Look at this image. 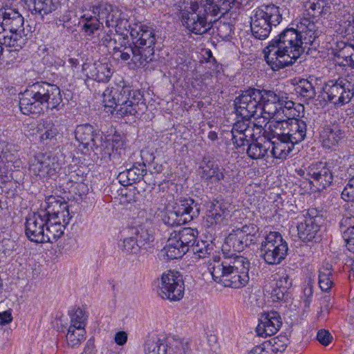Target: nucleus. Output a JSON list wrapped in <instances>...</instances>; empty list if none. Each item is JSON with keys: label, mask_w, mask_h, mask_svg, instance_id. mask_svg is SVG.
<instances>
[{"label": "nucleus", "mask_w": 354, "mask_h": 354, "mask_svg": "<svg viewBox=\"0 0 354 354\" xmlns=\"http://www.w3.org/2000/svg\"><path fill=\"white\" fill-rule=\"evenodd\" d=\"M270 142L271 153L272 156L278 159H285L292 151L295 145L290 141L284 139H274L268 140Z\"/></svg>", "instance_id": "obj_36"}, {"label": "nucleus", "mask_w": 354, "mask_h": 354, "mask_svg": "<svg viewBox=\"0 0 354 354\" xmlns=\"http://www.w3.org/2000/svg\"><path fill=\"white\" fill-rule=\"evenodd\" d=\"M341 196L345 201H354V183H351V178L342 190Z\"/></svg>", "instance_id": "obj_60"}, {"label": "nucleus", "mask_w": 354, "mask_h": 354, "mask_svg": "<svg viewBox=\"0 0 354 354\" xmlns=\"http://www.w3.org/2000/svg\"><path fill=\"white\" fill-rule=\"evenodd\" d=\"M129 232L134 236L142 249H147L150 247L154 239L152 230L144 225L131 227Z\"/></svg>", "instance_id": "obj_31"}, {"label": "nucleus", "mask_w": 354, "mask_h": 354, "mask_svg": "<svg viewBox=\"0 0 354 354\" xmlns=\"http://www.w3.org/2000/svg\"><path fill=\"white\" fill-rule=\"evenodd\" d=\"M133 44L150 62L154 59V46L156 37L153 28L145 24H135L130 28Z\"/></svg>", "instance_id": "obj_11"}, {"label": "nucleus", "mask_w": 354, "mask_h": 354, "mask_svg": "<svg viewBox=\"0 0 354 354\" xmlns=\"http://www.w3.org/2000/svg\"><path fill=\"white\" fill-rule=\"evenodd\" d=\"M176 234L171 232L167 241L164 250L168 259H177L183 257L187 252V248L181 245L180 241L178 240Z\"/></svg>", "instance_id": "obj_32"}, {"label": "nucleus", "mask_w": 354, "mask_h": 354, "mask_svg": "<svg viewBox=\"0 0 354 354\" xmlns=\"http://www.w3.org/2000/svg\"><path fill=\"white\" fill-rule=\"evenodd\" d=\"M331 266L327 265L326 268H322L319 274V285L320 288L325 292L328 291L333 284Z\"/></svg>", "instance_id": "obj_46"}, {"label": "nucleus", "mask_w": 354, "mask_h": 354, "mask_svg": "<svg viewBox=\"0 0 354 354\" xmlns=\"http://www.w3.org/2000/svg\"><path fill=\"white\" fill-rule=\"evenodd\" d=\"M324 223L323 216L315 209H309L304 221L297 225L298 236L304 242L316 239L320 227Z\"/></svg>", "instance_id": "obj_13"}, {"label": "nucleus", "mask_w": 354, "mask_h": 354, "mask_svg": "<svg viewBox=\"0 0 354 354\" xmlns=\"http://www.w3.org/2000/svg\"><path fill=\"white\" fill-rule=\"evenodd\" d=\"M200 176L202 179L210 183H217L224 178L223 169L214 164V162L208 160L203 161L200 166Z\"/></svg>", "instance_id": "obj_30"}, {"label": "nucleus", "mask_w": 354, "mask_h": 354, "mask_svg": "<svg viewBox=\"0 0 354 354\" xmlns=\"http://www.w3.org/2000/svg\"><path fill=\"white\" fill-rule=\"evenodd\" d=\"M260 116L266 119H274L277 111L281 109L285 96L272 90L260 89Z\"/></svg>", "instance_id": "obj_18"}, {"label": "nucleus", "mask_w": 354, "mask_h": 354, "mask_svg": "<svg viewBox=\"0 0 354 354\" xmlns=\"http://www.w3.org/2000/svg\"><path fill=\"white\" fill-rule=\"evenodd\" d=\"M250 268L249 260L236 254L214 256L208 263V270L214 281L233 288H240L248 283Z\"/></svg>", "instance_id": "obj_3"}, {"label": "nucleus", "mask_w": 354, "mask_h": 354, "mask_svg": "<svg viewBox=\"0 0 354 354\" xmlns=\"http://www.w3.org/2000/svg\"><path fill=\"white\" fill-rule=\"evenodd\" d=\"M111 145L114 147L115 154L120 157L124 149L125 142L119 135H114L111 140H108Z\"/></svg>", "instance_id": "obj_59"}, {"label": "nucleus", "mask_w": 354, "mask_h": 354, "mask_svg": "<svg viewBox=\"0 0 354 354\" xmlns=\"http://www.w3.org/2000/svg\"><path fill=\"white\" fill-rule=\"evenodd\" d=\"M173 232L176 234V236L182 243L181 245H183L185 248H187V252L196 243L198 234L197 230L191 227H184L178 232L174 231Z\"/></svg>", "instance_id": "obj_39"}, {"label": "nucleus", "mask_w": 354, "mask_h": 354, "mask_svg": "<svg viewBox=\"0 0 354 354\" xmlns=\"http://www.w3.org/2000/svg\"><path fill=\"white\" fill-rule=\"evenodd\" d=\"M332 339H333V337L328 330L322 329L317 332V339L322 345H324V346L328 345L330 343Z\"/></svg>", "instance_id": "obj_62"}, {"label": "nucleus", "mask_w": 354, "mask_h": 354, "mask_svg": "<svg viewBox=\"0 0 354 354\" xmlns=\"http://www.w3.org/2000/svg\"><path fill=\"white\" fill-rule=\"evenodd\" d=\"M131 184L140 182L147 174L146 165L145 163H136L130 169H127Z\"/></svg>", "instance_id": "obj_49"}, {"label": "nucleus", "mask_w": 354, "mask_h": 354, "mask_svg": "<svg viewBox=\"0 0 354 354\" xmlns=\"http://www.w3.org/2000/svg\"><path fill=\"white\" fill-rule=\"evenodd\" d=\"M53 165L49 156L39 153L31 160L29 170L32 175L41 178L53 174L55 169Z\"/></svg>", "instance_id": "obj_24"}, {"label": "nucleus", "mask_w": 354, "mask_h": 354, "mask_svg": "<svg viewBox=\"0 0 354 354\" xmlns=\"http://www.w3.org/2000/svg\"><path fill=\"white\" fill-rule=\"evenodd\" d=\"M172 208L186 223L192 221L200 214L199 205L190 197L177 198L172 205Z\"/></svg>", "instance_id": "obj_22"}, {"label": "nucleus", "mask_w": 354, "mask_h": 354, "mask_svg": "<svg viewBox=\"0 0 354 354\" xmlns=\"http://www.w3.org/2000/svg\"><path fill=\"white\" fill-rule=\"evenodd\" d=\"M81 18L84 21L82 26V30L88 36L93 35L101 27H104L103 23L100 21V18L95 15L92 16L84 14Z\"/></svg>", "instance_id": "obj_41"}, {"label": "nucleus", "mask_w": 354, "mask_h": 354, "mask_svg": "<svg viewBox=\"0 0 354 354\" xmlns=\"http://www.w3.org/2000/svg\"><path fill=\"white\" fill-rule=\"evenodd\" d=\"M194 254L199 259H203L209 256L213 248L206 241H198L193 245L191 249Z\"/></svg>", "instance_id": "obj_51"}, {"label": "nucleus", "mask_w": 354, "mask_h": 354, "mask_svg": "<svg viewBox=\"0 0 354 354\" xmlns=\"http://www.w3.org/2000/svg\"><path fill=\"white\" fill-rule=\"evenodd\" d=\"M158 295L164 299L180 301L184 295L185 285L183 276L176 271L163 272L158 283Z\"/></svg>", "instance_id": "obj_9"}, {"label": "nucleus", "mask_w": 354, "mask_h": 354, "mask_svg": "<svg viewBox=\"0 0 354 354\" xmlns=\"http://www.w3.org/2000/svg\"><path fill=\"white\" fill-rule=\"evenodd\" d=\"M336 64L342 67H350L354 69V46L343 41L337 43V48L333 50Z\"/></svg>", "instance_id": "obj_26"}, {"label": "nucleus", "mask_w": 354, "mask_h": 354, "mask_svg": "<svg viewBox=\"0 0 354 354\" xmlns=\"http://www.w3.org/2000/svg\"><path fill=\"white\" fill-rule=\"evenodd\" d=\"M238 0H195L192 3L190 11L181 12L183 25L196 35H203L211 28L212 22L216 23V34L222 39H227L233 32V25L230 22L213 19L239 8Z\"/></svg>", "instance_id": "obj_2"}, {"label": "nucleus", "mask_w": 354, "mask_h": 354, "mask_svg": "<svg viewBox=\"0 0 354 354\" xmlns=\"http://www.w3.org/2000/svg\"><path fill=\"white\" fill-rule=\"evenodd\" d=\"M270 142L265 141L263 144L257 141L248 143L247 153L250 158L254 160L263 158L270 148Z\"/></svg>", "instance_id": "obj_40"}, {"label": "nucleus", "mask_w": 354, "mask_h": 354, "mask_svg": "<svg viewBox=\"0 0 354 354\" xmlns=\"http://www.w3.org/2000/svg\"><path fill=\"white\" fill-rule=\"evenodd\" d=\"M176 213L177 212H175L173 208L171 209H168L167 214L164 216L162 219L164 223L170 226L180 225L185 223L186 222L184 219Z\"/></svg>", "instance_id": "obj_55"}, {"label": "nucleus", "mask_w": 354, "mask_h": 354, "mask_svg": "<svg viewBox=\"0 0 354 354\" xmlns=\"http://www.w3.org/2000/svg\"><path fill=\"white\" fill-rule=\"evenodd\" d=\"M339 227L342 233L343 230H350L354 227V216L348 215L344 216L339 223Z\"/></svg>", "instance_id": "obj_63"}, {"label": "nucleus", "mask_w": 354, "mask_h": 354, "mask_svg": "<svg viewBox=\"0 0 354 354\" xmlns=\"http://www.w3.org/2000/svg\"><path fill=\"white\" fill-rule=\"evenodd\" d=\"M344 80H331L326 83L322 90L327 95L328 100L335 107L348 104L354 95L353 88Z\"/></svg>", "instance_id": "obj_12"}, {"label": "nucleus", "mask_w": 354, "mask_h": 354, "mask_svg": "<svg viewBox=\"0 0 354 354\" xmlns=\"http://www.w3.org/2000/svg\"><path fill=\"white\" fill-rule=\"evenodd\" d=\"M75 139L84 149L93 151L97 145L102 142V135L88 124L78 125L75 131Z\"/></svg>", "instance_id": "obj_19"}, {"label": "nucleus", "mask_w": 354, "mask_h": 354, "mask_svg": "<svg viewBox=\"0 0 354 354\" xmlns=\"http://www.w3.org/2000/svg\"><path fill=\"white\" fill-rule=\"evenodd\" d=\"M85 328L75 326H69L66 336L67 344L69 346L74 348L79 346L85 337Z\"/></svg>", "instance_id": "obj_45"}, {"label": "nucleus", "mask_w": 354, "mask_h": 354, "mask_svg": "<svg viewBox=\"0 0 354 354\" xmlns=\"http://www.w3.org/2000/svg\"><path fill=\"white\" fill-rule=\"evenodd\" d=\"M231 205L224 201L214 200L207 205L205 223L207 227L227 225Z\"/></svg>", "instance_id": "obj_15"}, {"label": "nucleus", "mask_w": 354, "mask_h": 354, "mask_svg": "<svg viewBox=\"0 0 354 354\" xmlns=\"http://www.w3.org/2000/svg\"><path fill=\"white\" fill-rule=\"evenodd\" d=\"M113 55L118 59L124 62L131 60L137 66H145L149 63L144 55L132 43L129 46L121 44L120 46L113 48Z\"/></svg>", "instance_id": "obj_21"}, {"label": "nucleus", "mask_w": 354, "mask_h": 354, "mask_svg": "<svg viewBox=\"0 0 354 354\" xmlns=\"http://www.w3.org/2000/svg\"><path fill=\"white\" fill-rule=\"evenodd\" d=\"M18 48L4 49L1 48V56L8 68L12 66L18 58Z\"/></svg>", "instance_id": "obj_56"}, {"label": "nucleus", "mask_w": 354, "mask_h": 354, "mask_svg": "<svg viewBox=\"0 0 354 354\" xmlns=\"http://www.w3.org/2000/svg\"><path fill=\"white\" fill-rule=\"evenodd\" d=\"M324 146L332 148L339 144V142L346 137V133L337 125L326 127L321 133Z\"/></svg>", "instance_id": "obj_29"}, {"label": "nucleus", "mask_w": 354, "mask_h": 354, "mask_svg": "<svg viewBox=\"0 0 354 354\" xmlns=\"http://www.w3.org/2000/svg\"><path fill=\"white\" fill-rule=\"evenodd\" d=\"M304 6L296 28H286L263 50L265 60L274 71L292 65L304 53L310 54L319 45L320 32L314 19L328 13L330 6L326 0H309Z\"/></svg>", "instance_id": "obj_1"}, {"label": "nucleus", "mask_w": 354, "mask_h": 354, "mask_svg": "<svg viewBox=\"0 0 354 354\" xmlns=\"http://www.w3.org/2000/svg\"><path fill=\"white\" fill-rule=\"evenodd\" d=\"M145 100L138 89L123 85L120 89H106L103 93V103L106 108L113 109L121 116L136 115L147 109Z\"/></svg>", "instance_id": "obj_5"}, {"label": "nucleus", "mask_w": 354, "mask_h": 354, "mask_svg": "<svg viewBox=\"0 0 354 354\" xmlns=\"http://www.w3.org/2000/svg\"><path fill=\"white\" fill-rule=\"evenodd\" d=\"M250 119H243L235 122L230 131L232 141L235 148L238 149L248 144L250 139L254 138V131L256 128L262 130L261 124L251 122Z\"/></svg>", "instance_id": "obj_16"}, {"label": "nucleus", "mask_w": 354, "mask_h": 354, "mask_svg": "<svg viewBox=\"0 0 354 354\" xmlns=\"http://www.w3.org/2000/svg\"><path fill=\"white\" fill-rule=\"evenodd\" d=\"M120 248L123 254L131 257L137 256L142 249L131 234L123 239Z\"/></svg>", "instance_id": "obj_44"}, {"label": "nucleus", "mask_w": 354, "mask_h": 354, "mask_svg": "<svg viewBox=\"0 0 354 354\" xmlns=\"http://www.w3.org/2000/svg\"><path fill=\"white\" fill-rule=\"evenodd\" d=\"M69 315L71 317L70 326H74L75 327H78V328H84L86 318L82 309L77 308L75 311H70Z\"/></svg>", "instance_id": "obj_52"}, {"label": "nucleus", "mask_w": 354, "mask_h": 354, "mask_svg": "<svg viewBox=\"0 0 354 354\" xmlns=\"http://www.w3.org/2000/svg\"><path fill=\"white\" fill-rule=\"evenodd\" d=\"M16 151L15 145L11 143L6 142L5 146L1 145V162H6L8 164L5 165L7 169H12V164L17 158Z\"/></svg>", "instance_id": "obj_47"}, {"label": "nucleus", "mask_w": 354, "mask_h": 354, "mask_svg": "<svg viewBox=\"0 0 354 354\" xmlns=\"http://www.w3.org/2000/svg\"><path fill=\"white\" fill-rule=\"evenodd\" d=\"M117 8L108 3L101 2L97 5L92 6L90 10L100 20L104 21L105 26L107 28H111L113 26V17H114L115 10H117Z\"/></svg>", "instance_id": "obj_33"}, {"label": "nucleus", "mask_w": 354, "mask_h": 354, "mask_svg": "<svg viewBox=\"0 0 354 354\" xmlns=\"http://www.w3.org/2000/svg\"><path fill=\"white\" fill-rule=\"evenodd\" d=\"M292 280L290 275L284 272L279 275L276 282V286L287 291L292 286Z\"/></svg>", "instance_id": "obj_61"}, {"label": "nucleus", "mask_w": 354, "mask_h": 354, "mask_svg": "<svg viewBox=\"0 0 354 354\" xmlns=\"http://www.w3.org/2000/svg\"><path fill=\"white\" fill-rule=\"evenodd\" d=\"M24 2L32 15L41 18L57 10L59 6L55 0H24Z\"/></svg>", "instance_id": "obj_27"}, {"label": "nucleus", "mask_w": 354, "mask_h": 354, "mask_svg": "<svg viewBox=\"0 0 354 354\" xmlns=\"http://www.w3.org/2000/svg\"><path fill=\"white\" fill-rule=\"evenodd\" d=\"M167 342L165 338L153 335L147 337L145 343V354H167Z\"/></svg>", "instance_id": "obj_35"}, {"label": "nucleus", "mask_w": 354, "mask_h": 354, "mask_svg": "<svg viewBox=\"0 0 354 354\" xmlns=\"http://www.w3.org/2000/svg\"><path fill=\"white\" fill-rule=\"evenodd\" d=\"M259 250L260 257L267 264L277 265L285 259L288 248L279 232H270L261 241Z\"/></svg>", "instance_id": "obj_8"}, {"label": "nucleus", "mask_w": 354, "mask_h": 354, "mask_svg": "<svg viewBox=\"0 0 354 354\" xmlns=\"http://www.w3.org/2000/svg\"><path fill=\"white\" fill-rule=\"evenodd\" d=\"M115 32L121 35H124V31L127 30V28H131L127 19L122 15L121 11L117 8L115 10L114 17H113V26Z\"/></svg>", "instance_id": "obj_48"}, {"label": "nucleus", "mask_w": 354, "mask_h": 354, "mask_svg": "<svg viewBox=\"0 0 354 354\" xmlns=\"http://www.w3.org/2000/svg\"><path fill=\"white\" fill-rule=\"evenodd\" d=\"M307 125L302 120H290V133L287 140L295 145L303 141L306 136Z\"/></svg>", "instance_id": "obj_38"}, {"label": "nucleus", "mask_w": 354, "mask_h": 354, "mask_svg": "<svg viewBox=\"0 0 354 354\" xmlns=\"http://www.w3.org/2000/svg\"><path fill=\"white\" fill-rule=\"evenodd\" d=\"M44 231L43 243H53L64 234L65 227L60 221L48 218Z\"/></svg>", "instance_id": "obj_34"}, {"label": "nucleus", "mask_w": 354, "mask_h": 354, "mask_svg": "<svg viewBox=\"0 0 354 354\" xmlns=\"http://www.w3.org/2000/svg\"><path fill=\"white\" fill-rule=\"evenodd\" d=\"M12 321V310L8 309L1 312V332L2 335L6 336V340L8 342L10 338V330L8 328H3V326L10 323Z\"/></svg>", "instance_id": "obj_57"}, {"label": "nucleus", "mask_w": 354, "mask_h": 354, "mask_svg": "<svg viewBox=\"0 0 354 354\" xmlns=\"http://www.w3.org/2000/svg\"><path fill=\"white\" fill-rule=\"evenodd\" d=\"M102 61H97L93 64H84L82 70L86 75L99 82H108L113 73L112 64L106 59Z\"/></svg>", "instance_id": "obj_20"}, {"label": "nucleus", "mask_w": 354, "mask_h": 354, "mask_svg": "<svg viewBox=\"0 0 354 354\" xmlns=\"http://www.w3.org/2000/svg\"><path fill=\"white\" fill-rule=\"evenodd\" d=\"M1 4L3 3L1 2ZM1 28L3 32H17L24 24V17L15 8L9 7L8 4L1 6Z\"/></svg>", "instance_id": "obj_23"}, {"label": "nucleus", "mask_w": 354, "mask_h": 354, "mask_svg": "<svg viewBox=\"0 0 354 354\" xmlns=\"http://www.w3.org/2000/svg\"><path fill=\"white\" fill-rule=\"evenodd\" d=\"M1 36L3 37L1 41V48L4 49H14L17 48V32H12L7 31L6 32H3L1 31Z\"/></svg>", "instance_id": "obj_53"}, {"label": "nucleus", "mask_w": 354, "mask_h": 354, "mask_svg": "<svg viewBox=\"0 0 354 354\" xmlns=\"http://www.w3.org/2000/svg\"><path fill=\"white\" fill-rule=\"evenodd\" d=\"M280 106L281 109L277 111L274 120L283 121L299 120L297 118L300 115L299 109H304L301 104H297L295 106V104L291 100H288L287 97H285L283 104L281 103Z\"/></svg>", "instance_id": "obj_28"}, {"label": "nucleus", "mask_w": 354, "mask_h": 354, "mask_svg": "<svg viewBox=\"0 0 354 354\" xmlns=\"http://www.w3.org/2000/svg\"><path fill=\"white\" fill-rule=\"evenodd\" d=\"M310 183L318 190H322L331 185L333 174L329 163L317 162L310 164L306 169Z\"/></svg>", "instance_id": "obj_14"}, {"label": "nucleus", "mask_w": 354, "mask_h": 354, "mask_svg": "<svg viewBox=\"0 0 354 354\" xmlns=\"http://www.w3.org/2000/svg\"><path fill=\"white\" fill-rule=\"evenodd\" d=\"M281 325L282 321L279 313L270 311L261 319L256 328V332L259 336H271L279 330Z\"/></svg>", "instance_id": "obj_25"}, {"label": "nucleus", "mask_w": 354, "mask_h": 354, "mask_svg": "<svg viewBox=\"0 0 354 354\" xmlns=\"http://www.w3.org/2000/svg\"><path fill=\"white\" fill-rule=\"evenodd\" d=\"M46 205L44 209L40 211H44L46 213V217L53 219H57L59 214L64 209H67L68 205L65 201L61 199H57L55 196H50L46 198L45 202Z\"/></svg>", "instance_id": "obj_37"}, {"label": "nucleus", "mask_w": 354, "mask_h": 354, "mask_svg": "<svg viewBox=\"0 0 354 354\" xmlns=\"http://www.w3.org/2000/svg\"><path fill=\"white\" fill-rule=\"evenodd\" d=\"M58 133V130L56 126L52 122H46L45 126V131L40 136V139L42 141L51 140L55 138Z\"/></svg>", "instance_id": "obj_58"}, {"label": "nucleus", "mask_w": 354, "mask_h": 354, "mask_svg": "<svg viewBox=\"0 0 354 354\" xmlns=\"http://www.w3.org/2000/svg\"><path fill=\"white\" fill-rule=\"evenodd\" d=\"M260 89L255 88L242 91L234 101L236 115L243 119H250L255 115L260 116Z\"/></svg>", "instance_id": "obj_10"}, {"label": "nucleus", "mask_w": 354, "mask_h": 354, "mask_svg": "<svg viewBox=\"0 0 354 354\" xmlns=\"http://www.w3.org/2000/svg\"><path fill=\"white\" fill-rule=\"evenodd\" d=\"M95 154L100 155L104 160H118L119 157L115 154L114 147H113L108 140H103L102 136V142L99 143L93 150Z\"/></svg>", "instance_id": "obj_43"}, {"label": "nucleus", "mask_w": 354, "mask_h": 354, "mask_svg": "<svg viewBox=\"0 0 354 354\" xmlns=\"http://www.w3.org/2000/svg\"><path fill=\"white\" fill-rule=\"evenodd\" d=\"M19 106L24 115L39 114L44 108L61 110L64 104L60 88L47 82H37L21 93Z\"/></svg>", "instance_id": "obj_4"}, {"label": "nucleus", "mask_w": 354, "mask_h": 354, "mask_svg": "<svg viewBox=\"0 0 354 354\" xmlns=\"http://www.w3.org/2000/svg\"><path fill=\"white\" fill-rule=\"evenodd\" d=\"M295 91L306 100H310L316 96V91L312 82L308 79H301L295 86Z\"/></svg>", "instance_id": "obj_42"}, {"label": "nucleus", "mask_w": 354, "mask_h": 354, "mask_svg": "<svg viewBox=\"0 0 354 354\" xmlns=\"http://www.w3.org/2000/svg\"><path fill=\"white\" fill-rule=\"evenodd\" d=\"M286 293L287 291L276 286L272 289L270 293V297L272 298V301L278 302L284 299Z\"/></svg>", "instance_id": "obj_64"}, {"label": "nucleus", "mask_w": 354, "mask_h": 354, "mask_svg": "<svg viewBox=\"0 0 354 354\" xmlns=\"http://www.w3.org/2000/svg\"><path fill=\"white\" fill-rule=\"evenodd\" d=\"M250 27L252 35L257 39L268 37L272 26H277L282 20L281 8L273 3L263 4L254 10Z\"/></svg>", "instance_id": "obj_6"}, {"label": "nucleus", "mask_w": 354, "mask_h": 354, "mask_svg": "<svg viewBox=\"0 0 354 354\" xmlns=\"http://www.w3.org/2000/svg\"><path fill=\"white\" fill-rule=\"evenodd\" d=\"M259 237V229L254 224L245 225L241 228L232 230L222 246L223 256L243 251L251 245L256 244Z\"/></svg>", "instance_id": "obj_7"}, {"label": "nucleus", "mask_w": 354, "mask_h": 354, "mask_svg": "<svg viewBox=\"0 0 354 354\" xmlns=\"http://www.w3.org/2000/svg\"><path fill=\"white\" fill-rule=\"evenodd\" d=\"M283 122L284 121L283 120L274 119L270 121L268 132L272 136V139H281Z\"/></svg>", "instance_id": "obj_54"}, {"label": "nucleus", "mask_w": 354, "mask_h": 354, "mask_svg": "<svg viewBox=\"0 0 354 354\" xmlns=\"http://www.w3.org/2000/svg\"><path fill=\"white\" fill-rule=\"evenodd\" d=\"M288 339L283 337H275L269 341V344H266V348L270 353L283 352L286 350L288 345Z\"/></svg>", "instance_id": "obj_50"}, {"label": "nucleus", "mask_w": 354, "mask_h": 354, "mask_svg": "<svg viewBox=\"0 0 354 354\" xmlns=\"http://www.w3.org/2000/svg\"><path fill=\"white\" fill-rule=\"evenodd\" d=\"M48 218L44 211H37L26 218L25 233L28 239L35 243H43Z\"/></svg>", "instance_id": "obj_17"}]
</instances>
